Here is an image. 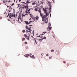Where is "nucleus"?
Instances as JSON below:
<instances>
[{"instance_id": "nucleus-1", "label": "nucleus", "mask_w": 77, "mask_h": 77, "mask_svg": "<svg viewBox=\"0 0 77 77\" xmlns=\"http://www.w3.org/2000/svg\"><path fill=\"white\" fill-rule=\"evenodd\" d=\"M47 8H43V10L44 11L45 13V14L46 15H44L43 16V20H44V18H45V17H47V16H48L49 14H48V13H47Z\"/></svg>"}, {"instance_id": "nucleus-2", "label": "nucleus", "mask_w": 77, "mask_h": 77, "mask_svg": "<svg viewBox=\"0 0 77 77\" xmlns=\"http://www.w3.org/2000/svg\"><path fill=\"white\" fill-rule=\"evenodd\" d=\"M48 2V3H49V4L48 5L49 8V12H50L51 11V4H50V2Z\"/></svg>"}, {"instance_id": "nucleus-3", "label": "nucleus", "mask_w": 77, "mask_h": 77, "mask_svg": "<svg viewBox=\"0 0 77 77\" xmlns=\"http://www.w3.org/2000/svg\"><path fill=\"white\" fill-rule=\"evenodd\" d=\"M39 13L40 14V16L41 17H42V21H44V18L43 19V17H44V16H43V14H42V13H41V11H39Z\"/></svg>"}, {"instance_id": "nucleus-4", "label": "nucleus", "mask_w": 77, "mask_h": 77, "mask_svg": "<svg viewBox=\"0 0 77 77\" xmlns=\"http://www.w3.org/2000/svg\"><path fill=\"white\" fill-rule=\"evenodd\" d=\"M45 17V23H48V18L47 17Z\"/></svg>"}, {"instance_id": "nucleus-5", "label": "nucleus", "mask_w": 77, "mask_h": 77, "mask_svg": "<svg viewBox=\"0 0 77 77\" xmlns=\"http://www.w3.org/2000/svg\"><path fill=\"white\" fill-rule=\"evenodd\" d=\"M32 20H31L30 22H32V23H33V22H34L35 21H36V19L35 17H33L32 18Z\"/></svg>"}, {"instance_id": "nucleus-6", "label": "nucleus", "mask_w": 77, "mask_h": 77, "mask_svg": "<svg viewBox=\"0 0 77 77\" xmlns=\"http://www.w3.org/2000/svg\"><path fill=\"white\" fill-rule=\"evenodd\" d=\"M9 15H10V16H9V17L10 18H11V17H13L14 16V15H13V14H11V13H10V14H8V15L7 16V17H8V16H9Z\"/></svg>"}, {"instance_id": "nucleus-7", "label": "nucleus", "mask_w": 77, "mask_h": 77, "mask_svg": "<svg viewBox=\"0 0 77 77\" xmlns=\"http://www.w3.org/2000/svg\"><path fill=\"white\" fill-rule=\"evenodd\" d=\"M21 15H20L19 16V17L18 18V21H19V20H20H20H21Z\"/></svg>"}, {"instance_id": "nucleus-8", "label": "nucleus", "mask_w": 77, "mask_h": 77, "mask_svg": "<svg viewBox=\"0 0 77 77\" xmlns=\"http://www.w3.org/2000/svg\"><path fill=\"white\" fill-rule=\"evenodd\" d=\"M25 2H26V0H22L21 1V3H25Z\"/></svg>"}, {"instance_id": "nucleus-9", "label": "nucleus", "mask_w": 77, "mask_h": 77, "mask_svg": "<svg viewBox=\"0 0 77 77\" xmlns=\"http://www.w3.org/2000/svg\"><path fill=\"white\" fill-rule=\"evenodd\" d=\"M30 57H31V58H32V59H35V56L34 55H32V56H30Z\"/></svg>"}, {"instance_id": "nucleus-10", "label": "nucleus", "mask_w": 77, "mask_h": 77, "mask_svg": "<svg viewBox=\"0 0 77 77\" xmlns=\"http://www.w3.org/2000/svg\"><path fill=\"white\" fill-rule=\"evenodd\" d=\"M38 9H39L38 10ZM39 10H40V9H39L38 8H35V11H40Z\"/></svg>"}, {"instance_id": "nucleus-11", "label": "nucleus", "mask_w": 77, "mask_h": 77, "mask_svg": "<svg viewBox=\"0 0 77 77\" xmlns=\"http://www.w3.org/2000/svg\"><path fill=\"white\" fill-rule=\"evenodd\" d=\"M50 30H51V27L50 26H49L48 27V30L50 31Z\"/></svg>"}, {"instance_id": "nucleus-12", "label": "nucleus", "mask_w": 77, "mask_h": 77, "mask_svg": "<svg viewBox=\"0 0 77 77\" xmlns=\"http://www.w3.org/2000/svg\"><path fill=\"white\" fill-rule=\"evenodd\" d=\"M26 39H27L28 40V41H29V39L30 38L29 37V36H27L26 37Z\"/></svg>"}, {"instance_id": "nucleus-13", "label": "nucleus", "mask_w": 77, "mask_h": 77, "mask_svg": "<svg viewBox=\"0 0 77 77\" xmlns=\"http://www.w3.org/2000/svg\"><path fill=\"white\" fill-rule=\"evenodd\" d=\"M35 18L36 20H38V19H39V17H38V16H37L35 17Z\"/></svg>"}, {"instance_id": "nucleus-14", "label": "nucleus", "mask_w": 77, "mask_h": 77, "mask_svg": "<svg viewBox=\"0 0 77 77\" xmlns=\"http://www.w3.org/2000/svg\"><path fill=\"white\" fill-rule=\"evenodd\" d=\"M25 22L26 23V24H27L28 25H29V22L25 21Z\"/></svg>"}, {"instance_id": "nucleus-15", "label": "nucleus", "mask_w": 77, "mask_h": 77, "mask_svg": "<svg viewBox=\"0 0 77 77\" xmlns=\"http://www.w3.org/2000/svg\"><path fill=\"white\" fill-rule=\"evenodd\" d=\"M29 15H30V17H31V18H32H32H33V15H32L31 14H29Z\"/></svg>"}, {"instance_id": "nucleus-16", "label": "nucleus", "mask_w": 77, "mask_h": 77, "mask_svg": "<svg viewBox=\"0 0 77 77\" xmlns=\"http://www.w3.org/2000/svg\"><path fill=\"white\" fill-rule=\"evenodd\" d=\"M31 27H30V28H27V29L28 30H31Z\"/></svg>"}, {"instance_id": "nucleus-17", "label": "nucleus", "mask_w": 77, "mask_h": 77, "mask_svg": "<svg viewBox=\"0 0 77 77\" xmlns=\"http://www.w3.org/2000/svg\"><path fill=\"white\" fill-rule=\"evenodd\" d=\"M27 3H30V2H29V1H27V2L25 4H27Z\"/></svg>"}, {"instance_id": "nucleus-18", "label": "nucleus", "mask_w": 77, "mask_h": 77, "mask_svg": "<svg viewBox=\"0 0 77 77\" xmlns=\"http://www.w3.org/2000/svg\"><path fill=\"white\" fill-rule=\"evenodd\" d=\"M25 39V38H22V41H24Z\"/></svg>"}, {"instance_id": "nucleus-19", "label": "nucleus", "mask_w": 77, "mask_h": 77, "mask_svg": "<svg viewBox=\"0 0 77 77\" xmlns=\"http://www.w3.org/2000/svg\"><path fill=\"white\" fill-rule=\"evenodd\" d=\"M5 2H7V1H6V2H5V0H4L3 2V3H5V5H6V3H5Z\"/></svg>"}, {"instance_id": "nucleus-20", "label": "nucleus", "mask_w": 77, "mask_h": 77, "mask_svg": "<svg viewBox=\"0 0 77 77\" xmlns=\"http://www.w3.org/2000/svg\"><path fill=\"white\" fill-rule=\"evenodd\" d=\"M24 37H25L26 38L27 37V35H26V34H24Z\"/></svg>"}, {"instance_id": "nucleus-21", "label": "nucleus", "mask_w": 77, "mask_h": 77, "mask_svg": "<svg viewBox=\"0 0 77 77\" xmlns=\"http://www.w3.org/2000/svg\"><path fill=\"white\" fill-rule=\"evenodd\" d=\"M35 4H36V3H35V2H34L32 3V5H35Z\"/></svg>"}, {"instance_id": "nucleus-22", "label": "nucleus", "mask_w": 77, "mask_h": 77, "mask_svg": "<svg viewBox=\"0 0 77 77\" xmlns=\"http://www.w3.org/2000/svg\"><path fill=\"white\" fill-rule=\"evenodd\" d=\"M26 56H29V54H26Z\"/></svg>"}, {"instance_id": "nucleus-23", "label": "nucleus", "mask_w": 77, "mask_h": 77, "mask_svg": "<svg viewBox=\"0 0 77 77\" xmlns=\"http://www.w3.org/2000/svg\"><path fill=\"white\" fill-rule=\"evenodd\" d=\"M43 39H46V37H44L43 38Z\"/></svg>"}, {"instance_id": "nucleus-24", "label": "nucleus", "mask_w": 77, "mask_h": 77, "mask_svg": "<svg viewBox=\"0 0 77 77\" xmlns=\"http://www.w3.org/2000/svg\"><path fill=\"white\" fill-rule=\"evenodd\" d=\"M19 19V21H19V23H20V21H22V20H21H21H20V19Z\"/></svg>"}, {"instance_id": "nucleus-25", "label": "nucleus", "mask_w": 77, "mask_h": 77, "mask_svg": "<svg viewBox=\"0 0 77 77\" xmlns=\"http://www.w3.org/2000/svg\"><path fill=\"white\" fill-rule=\"evenodd\" d=\"M22 32H23V33H24L26 32V31H25V30H23Z\"/></svg>"}, {"instance_id": "nucleus-26", "label": "nucleus", "mask_w": 77, "mask_h": 77, "mask_svg": "<svg viewBox=\"0 0 77 77\" xmlns=\"http://www.w3.org/2000/svg\"><path fill=\"white\" fill-rule=\"evenodd\" d=\"M24 44H25L26 45L27 44V42H24Z\"/></svg>"}, {"instance_id": "nucleus-27", "label": "nucleus", "mask_w": 77, "mask_h": 77, "mask_svg": "<svg viewBox=\"0 0 77 77\" xmlns=\"http://www.w3.org/2000/svg\"><path fill=\"white\" fill-rule=\"evenodd\" d=\"M29 7V6H28V5H27V6H25V8H28Z\"/></svg>"}, {"instance_id": "nucleus-28", "label": "nucleus", "mask_w": 77, "mask_h": 77, "mask_svg": "<svg viewBox=\"0 0 77 77\" xmlns=\"http://www.w3.org/2000/svg\"><path fill=\"white\" fill-rule=\"evenodd\" d=\"M45 33H47V32H43L42 33H44V34H45Z\"/></svg>"}, {"instance_id": "nucleus-29", "label": "nucleus", "mask_w": 77, "mask_h": 77, "mask_svg": "<svg viewBox=\"0 0 77 77\" xmlns=\"http://www.w3.org/2000/svg\"><path fill=\"white\" fill-rule=\"evenodd\" d=\"M51 52H53V51H54V50H51Z\"/></svg>"}, {"instance_id": "nucleus-30", "label": "nucleus", "mask_w": 77, "mask_h": 77, "mask_svg": "<svg viewBox=\"0 0 77 77\" xmlns=\"http://www.w3.org/2000/svg\"><path fill=\"white\" fill-rule=\"evenodd\" d=\"M52 59V57L51 56V57H49V59Z\"/></svg>"}, {"instance_id": "nucleus-31", "label": "nucleus", "mask_w": 77, "mask_h": 77, "mask_svg": "<svg viewBox=\"0 0 77 77\" xmlns=\"http://www.w3.org/2000/svg\"><path fill=\"white\" fill-rule=\"evenodd\" d=\"M38 41H41V39L40 38L38 39Z\"/></svg>"}, {"instance_id": "nucleus-32", "label": "nucleus", "mask_w": 77, "mask_h": 77, "mask_svg": "<svg viewBox=\"0 0 77 77\" xmlns=\"http://www.w3.org/2000/svg\"><path fill=\"white\" fill-rule=\"evenodd\" d=\"M22 0H19V2H21V1Z\"/></svg>"}, {"instance_id": "nucleus-33", "label": "nucleus", "mask_w": 77, "mask_h": 77, "mask_svg": "<svg viewBox=\"0 0 77 77\" xmlns=\"http://www.w3.org/2000/svg\"><path fill=\"white\" fill-rule=\"evenodd\" d=\"M37 37H39V38H41V37L40 35H39L38 36H37Z\"/></svg>"}, {"instance_id": "nucleus-34", "label": "nucleus", "mask_w": 77, "mask_h": 77, "mask_svg": "<svg viewBox=\"0 0 77 77\" xmlns=\"http://www.w3.org/2000/svg\"><path fill=\"white\" fill-rule=\"evenodd\" d=\"M63 63H66V62H65V61H63Z\"/></svg>"}, {"instance_id": "nucleus-35", "label": "nucleus", "mask_w": 77, "mask_h": 77, "mask_svg": "<svg viewBox=\"0 0 77 77\" xmlns=\"http://www.w3.org/2000/svg\"><path fill=\"white\" fill-rule=\"evenodd\" d=\"M28 26H26V29H28Z\"/></svg>"}, {"instance_id": "nucleus-36", "label": "nucleus", "mask_w": 77, "mask_h": 77, "mask_svg": "<svg viewBox=\"0 0 77 77\" xmlns=\"http://www.w3.org/2000/svg\"><path fill=\"white\" fill-rule=\"evenodd\" d=\"M30 23H32V22H31L30 21V22H29L28 23V24H30Z\"/></svg>"}, {"instance_id": "nucleus-37", "label": "nucleus", "mask_w": 77, "mask_h": 77, "mask_svg": "<svg viewBox=\"0 0 77 77\" xmlns=\"http://www.w3.org/2000/svg\"><path fill=\"white\" fill-rule=\"evenodd\" d=\"M24 56H25V57H28V56L26 55H25Z\"/></svg>"}, {"instance_id": "nucleus-38", "label": "nucleus", "mask_w": 77, "mask_h": 77, "mask_svg": "<svg viewBox=\"0 0 77 77\" xmlns=\"http://www.w3.org/2000/svg\"><path fill=\"white\" fill-rule=\"evenodd\" d=\"M13 5H14V3H13L12 5H11V6H13Z\"/></svg>"}, {"instance_id": "nucleus-39", "label": "nucleus", "mask_w": 77, "mask_h": 77, "mask_svg": "<svg viewBox=\"0 0 77 77\" xmlns=\"http://www.w3.org/2000/svg\"><path fill=\"white\" fill-rule=\"evenodd\" d=\"M8 3H10V2H11V0H10L9 1H8Z\"/></svg>"}, {"instance_id": "nucleus-40", "label": "nucleus", "mask_w": 77, "mask_h": 77, "mask_svg": "<svg viewBox=\"0 0 77 77\" xmlns=\"http://www.w3.org/2000/svg\"><path fill=\"white\" fill-rule=\"evenodd\" d=\"M35 42L36 43V44H37V42H36V40H35Z\"/></svg>"}, {"instance_id": "nucleus-41", "label": "nucleus", "mask_w": 77, "mask_h": 77, "mask_svg": "<svg viewBox=\"0 0 77 77\" xmlns=\"http://www.w3.org/2000/svg\"><path fill=\"white\" fill-rule=\"evenodd\" d=\"M30 10H31V9H30H30H29L28 11H29H29H30Z\"/></svg>"}, {"instance_id": "nucleus-42", "label": "nucleus", "mask_w": 77, "mask_h": 77, "mask_svg": "<svg viewBox=\"0 0 77 77\" xmlns=\"http://www.w3.org/2000/svg\"><path fill=\"white\" fill-rule=\"evenodd\" d=\"M67 66H69V64H67Z\"/></svg>"}, {"instance_id": "nucleus-43", "label": "nucleus", "mask_w": 77, "mask_h": 77, "mask_svg": "<svg viewBox=\"0 0 77 77\" xmlns=\"http://www.w3.org/2000/svg\"><path fill=\"white\" fill-rule=\"evenodd\" d=\"M32 55V54L31 53H30V54H29V55L30 56H31Z\"/></svg>"}, {"instance_id": "nucleus-44", "label": "nucleus", "mask_w": 77, "mask_h": 77, "mask_svg": "<svg viewBox=\"0 0 77 77\" xmlns=\"http://www.w3.org/2000/svg\"><path fill=\"white\" fill-rule=\"evenodd\" d=\"M48 54H46V56H48Z\"/></svg>"}, {"instance_id": "nucleus-45", "label": "nucleus", "mask_w": 77, "mask_h": 77, "mask_svg": "<svg viewBox=\"0 0 77 77\" xmlns=\"http://www.w3.org/2000/svg\"><path fill=\"white\" fill-rule=\"evenodd\" d=\"M17 1H18V0H17V1H16V3H17Z\"/></svg>"}, {"instance_id": "nucleus-46", "label": "nucleus", "mask_w": 77, "mask_h": 77, "mask_svg": "<svg viewBox=\"0 0 77 77\" xmlns=\"http://www.w3.org/2000/svg\"><path fill=\"white\" fill-rule=\"evenodd\" d=\"M29 27H30V26H32V25H29Z\"/></svg>"}, {"instance_id": "nucleus-47", "label": "nucleus", "mask_w": 77, "mask_h": 77, "mask_svg": "<svg viewBox=\"0 0 77 77\" xmlns=\"http://www.w3.org/2000/svg\"><path fill=\"white\" fill-rule=\"evenodd\" d=\"M43 39H43V38H42V39H41V41H42V40H43Z\"/></svg>"}, {"instance_id": "nucleus-48", "label": "nucleus", "mask_w": 77, "mask_h": 77, "mask_svg": "<svg viewBox=\"0 0 77 77\" xmlns=\"http://www.w3.org/2000/svg\"><path fill=\"white\" fill-rule=\"evenodd\" d=\"M32 33L33 34V33H34V31H33L32 32Z\"/></svg>"}, {"instance_id": "nucleus-49", "label": "nucleus", "mask_w": 77, "mask_h": 77, "mask_svg": "<svg viewBox=\"0 0 77 77\" xmlns=\"http://www.w3.org/2000/svg\"><path fill=\"white\" fill-rule=\"evenodd\" d=\"M15 14H14V15H13V17H15Z\"/></svg>"}, {"instance_id": "nucleus-50", "label": "nucleus", "mask_w": 77, "mask_h": 77, "mask_svg": "<svg viewBox=\"0 0 77 77\" xmlns=\"http://www.w3.org/2000/svg\"><path fill=\"white\" fill-rule=\"evenodd\" d=\"M6 65H9V64H8V63H6Z\"/></svg>"}, {"instance_id": "nucleus-51", "label": "nucleus", "mask_w": 77, "mask_h": 77, "mask_svg": "<svg viewBox=\"0 0 77 77\" xmlns=\"http://www.w3.org/2000/svg\"><path fill=\"white\" fill-rule=\"evenodd\" d=\"M28 32H30V33H31V31H29Z\"/></svg>"}, {"instance_id": "nucleus-52", "label": "nucleus", "mask_w": 77, "mask_h": 77, "mask_svg": "<svg viewBox=\"0 0 77 77\" xmlns=\"http://www.w3.org/2000/svg\"><path fill=\"white\" fill-rule=\"evenodd\" d=\"M51 14H50V17H51Z\"/></svg>"}, {"instance_id": "nucleus-53", "label": "nucleus", "mask_w": 77, "mask_h": 77, "mask_svg": "<svg viewBox=\"0 0 77 77\" xmlns=\"http://www.w3.org/2000/svg\"><path fill=\"white\" fill-rule=\"evenodd\" d=\"M41 38H43V36H42L41 37Z\"/></svg>"}, {"instance_id": "nucleus-54", "label": "nucleus", "mask_w": 77, "mask_h": 77, "mask_svg": "<svg viewBox=\"0 0 77 77\" xmlns=\"http://www.w3.org/2000/svg\"><path fill=\"white\" fill-rule=\"evenodd\" d=\"M26 13H29V12L26 11Z\"/></svg>"}, {"instance_id": "nucleus-55", "label": "nucleus", "mask_w": 77, "mask_h": 77, "mask_svg": "<svg viewBox=\"0 0 77 77\" xmlns=\"http://www.w3.org/2000/svg\"><path fill=\"white\" fill-rule=\"evenodd\" d=\"M44 35V34H41L40 35Z\"/></svg>"}, {"instance_id": "nucleus-56", "label": "nucleus", "mask_w": 77, "mask_h": 77, "mask_svg": "<svg viewBox=\"0 0 77 77\" xmlns=\"http://www.w3.org/2000/svg\"><path fill=\"white\" fill-rule=\"evenodd\" d=\"M28 14H25V15H28Z\"/></svg>"}, {"instance_id": "nucleus-57", "label": "nucleus", "mask_w": 77, "mask_h": 77, "mask_svg": "<svg viewBox=\"0 0 77 77\" xmlns=\"http://www.w3.org/2000/svg\"><path fill=\"white\" fill-rule=\"evenodd\" d=\"M29 20H31V18H30V19H29Z\"/></svg>"}, {"instance_id": "nucleus-58", "label": "nucleus", "mask_w": 77, "mask_h": 77, "mask_svg": "<svg viewBox=\"0 0 77 77\" xmlns=\"http://www.w3.org/2000/svg\"><path fill=\"white\" fill-rule=\"evenodd\" d=\"M17 5H18V6H20V4H17Z\"/></svg>"}, {"instance_id": "nucleus-59", "label": "nucleus", "mask_w": 77, "mask_h": 77, "mask_svg": "<svg viewBox=\"0 0 77 77\" xmlns=\"http://www.w3.org/2000/svg\"><path fill=\"white\" fill-rule=\"evenodd\" d=\"M49 24H50V26H51V24L50 23H49Z\"/></svg>"}, {"instance_id": "nucleus-60", "label": "nucleus", "mask_w": 77, "mask_h": 77, "mask_svg": "<svg viewBox=\"0 0 77 77\" xmlns=\"http://www.w3.org/2000/svg\"><path fill=\"white\" fill-rule=\"evenodd\" d=\"M0 19H2V17H0Z\"/></svg>"}, {"instance_id": "nucleus-61", "label": "nucleus", "mask_w": 77, "mask_h": 77, "mask_svg": "<svg viewBox=\"0 0 77 77\" xmlns=\"http://www.w3.org/2000/svg\"><path fill=\"white\" fill-rule=\"evenodd\" d=\"M15 2V0H14V2Z\"/></svg>"}, {"instance_id": "nucleus-62", "label": "nucleus", "mask_w": 77, "mask_h": 77, "mask_svg": "<svg viewBox=\"0 0 77 77\" xmlns=\"http://www.w3.org/2000/svg\"><path fill=\"white\" fill-rule=\"evenodd\" d=\"M28 13H30V12H28Z\"/></svg>"}, {"instance_id": "nucleus-63", "label": "nucleus", "mask_w": 77, "mask_h": 77, "mask_svg": "<svg viewBox=\"0 0 77 77\" xmlns=\"http://www.w3.org/2000/svg\"><path fill=\"white\" fill-rule=\"evenodd\" d=\"M53 2H54V1H53Z\"/></svg>"}, {"instance_id": "nucleus-64", "label": "nucleus", "mask_w": 77, "mask_h": 77, "mask_svg": "<svg viewBox=\"0 0 77 77\" xmlns=\"http://www.w3.org/2000/svg\"><path fill=\"white\" fill-rule=\"evenodd\" d=\"M43 2H44V0H43Z\"/></svg>"}]
</instances>
